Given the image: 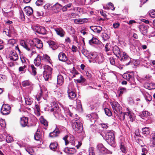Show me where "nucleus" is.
Wrapping results in <instances>:
<instances>
[{
  "label": "nucleus",
  "mask_w": 155,
  "mask_h": 155,
  "mask_svg": "<svg viewBox=\"0 0 155 155\" xmlns=\"http://www.w3.org/2000/svg\"><path fill=\"white\" fill-rule=\"evenodd\" d=\"M68 143L76 146L78 149L79 148L81 144V143L80 142L75 140L74 137L72 136L70 137L69 141H68Z\"/></svg>",
  "instance_id": "10"
},
{
  "label": "nucleus",
  "mask_w": 155,
  "mask_h": 155,
  "mask_svg": "<svg viewBox=\"0 0 155 155\" xmlns=\"http://www.w3.org/2000/svg\"><path fill=\"white\" fill-rule=\"evenodd\" d=\"M149 113L148 112L143 110L140 116L142 119L147 120L149 118Z\"/></svg>",
  "instance_id": "28"
},
{
  "label": "nucleus",
  "mask_w": 155,
  "mask_h": 155,
  "mask_svg": "<svg viewBox=\"0 0 155 155\" xmlns=\"http://www.w3.org/2000/svg\"><path fill=\"white\" fill-rule=\"evenodd\" d=\"M91 29L95 33H99L101 31L102 28L100 26H91L90 27Z\"/></svg>",
  "instance_id": "21"
},
{
  "label": "nucleus",
  "mask_w": 155,
  "mask_h": 155,
  "mask_svg": "<svg viewBox=\"0 0 155 155\" xmlns=\"http://www.w3.org/2000/svg\"><path fill=\"white\" fill-rule=\"evenodd\" d=\"M30 45L32 47V50L34 46H35L38 49L41 48L43 47L42 41L38 38H35L32 40H30Z\"/></svg>",
  "instance_id": "5"
},
{
  "label": "nucleus",
  "mask_w": 155,
  "mask_h": 155,
  "mask_svg": "<svg viewBox=\"0 0 155 155\" xmlns=\"http://www.w3.org/2000/svg\"><path fill=\"white\" fill-rule=\"evenodd\" d=\"M53 8H55L57 9H59L60 8L62 7V6L58 3H56L53 6Z\"/></svg>",
  "instance_id": "57"
},
{
  "label": "nucleus",
  "mask_w": 155,
  "mask_h": 155,
  "mask_svg": "<svg viewBox=\"0 0 155 155\" xmlns=\"http://www.w3.org/2000/svg\"><path fill=\"white\" fill-rule=\"evenodd\" d=\"M59 60L61 61L65 62L68 60L65 54L63 52H60L58 55Z\"/></svg>",
  "instance_id": "24"
},
{
  "label": "nucleus",
  "mask_w": 155,
  "mask_h": 155,
  "mask_svg": "<svg viewBox=\"0 0 155 155\" xmlns=\"http://www.w3.org/2000/svg\"><path fill=\"white\" fill-rule=\"evenodd\" d=\"M126 115L128 116L130 121L133 122L135 120V114L133 113L130 111L128 108H127Z\"/></svg>",
  "instance_id": "17"
},
{
  "label": "nucleus",
  "mask_w": 155,
  "mask_h": 155,
  "mask_svg": "<svg viewBox=\"0 0 155 155\" xmlns=\"http://www.w3.org/2000/svg\"><path fill=\"white\" fill-rule=\"evenodd\" d=\"M87 21V18L78 19L75 20L76 23L79 24H83Z\"/></svg>",
  "instance_id": "41"
},
{
  "label": "nucleus",
  "mask_w": 155,
  "mask_h": 155,
  "mask_svg": "<svg viewBox=\"0 0 155 155\" xmlns=\"http://www.w3.org/2000/svg\"><path fill=\"white\" fill-rule=\"evenodd\" d=\"M20 18L21 20L24 21L25 19V18L23 12L22 11H20Z\"/></svg>",
  "instance_id": "54"
},
{
  "label": "nucleus",
  "mask_w": 155,
  "mask_h": 155,
  "mask_svg": "<svg viewBox=\"0 0 155 155\" xmlns=\"http://www.w3.org/2000/svg\"><path fill=\"white\" fill-rule=\"evenodd\" d=\"M23 86L25 87L27 86H30V87L32 88V83L29 80H26L23 81L22 83Z\"/></svg>",
  "instance_id": "33"
},
{
  "label": "nucleus",
  "mask_w": 155,
  "mask_h": 155,
  "mask_svg": "<svg viewBox=\"0 0 155 155\" xmlns=\"http://www.w3.org/2000/svg\"><path fill=\"white\" fill-rule=\"evenodd\" d=\"M7 142L8 143H11L13 141V138L9 135H7L6 137Z\"/></svg>",
  "instance_id": "48"
},
{
  "label": "nucleus",
  "mask_w": 155,
  "mask_h": 155,
  "mask_svg": "<svg viewBox=\"0 0 155 155\" xmlns=\"http://www.w3.org/2000/svg\"><path fill=\"white\" fill-rule=\"evenodd\" d=\"M142 133L143 134L147 135L150 133V130L148 127H145L142 129Z\"/></svg>",
  "instance_id": "44"
},
{
  "label": "nucleus",
  "mask_w": 155,
  "mask_h": 155,
  "mask_svg": "<svg viewBox=\"0 0 155 155\" xmlns=\"http://www.w3.org/2000/svg\"><path fill=\"white\" fill-rule=\"evenodd\" d=\"M6 76L2 75L0 74V81H2L6 79Z\"/></svg>",
  "instance_id": "61"
},
{
  "label": "nucleus",
  "mask_w": 155,
  "mask_h": 155,
  "mask_svg": "<svg viewBox=\"0 0 155 155\" xmlns=\"http://www.w3.org/2000/svg\"><path fill=\"white\" fill-rule=\"evenodd\" d=\"M60 133V131L58 128L56 127L55 129L49 134V137L54 138L58 137Z\"/></svg>",
  "instance_id": "19"
},
{
  "label": "nucleus",
  "mask_w": 155,
  "mask_h": 155,
  "mask_svg": "<svg viewBox=\"0 0 155 155\" xmlns=\"http://www.w3.org/2000/svg\"><path fill=\"white\" fill-rule=\"evenodd\" d=\"M40 122L45 126H47L48 125L47 121L43 117L41 116L40 119Z\"/></svg>",
  "instance_id": "40"
},
{
  "label": "nucleus",
  "mask_w": 155,
  "mask_h": 155,
  "mask_svg": "<svg viewBox=\"0 0 155 155\" xmlns=\"http://www.w3.org/2000/svg\"><path fill=\"white\" fill-rule=\"evenodd\" d=\"M113 51L114 54L118 58H119L121 53L119 48L116 45L113 47Z\"/></svg>",
  "instance_id": "22"
},
{
  "label": "nucleus",
  "mask_w": 155,
  "mask_h": 155,
  "mask_svg": "<svg viewBox=\"0 0 155 155\" xmlns=\"http://www.w3.org/2000/svg\"><path fill=\"white\" fill-rule=\"evenodd\" d=\"M48 43L49 45V47L53 50H55L58 48V46L56 43L54 42L50 41H48Z\"/></svg>",
  "instance_id": "31"
},
{
  "label": "nucleus",
  "mask_w": 155,
  "mask_h": 155,
  "mask_svg": "<svg viewBox=\"0 0 155 155\" xmlns=\"http://www.w3.org/2000/svg\"><path fill=\"white\" fill-rule=\"evenodd\" d=\"M11 108L8 104H4L1 110V113L3 115H7L9 114L10 112Z\"/></svg>",
  "instance_id": "9"
},
{
  "label": "nucleus",
  "mask_w": 155,
  "mask_h": 155,
  "mask_svg": "<svg viewBox=\"0 0 155 155\" xmlns=\"http://www.w3.org/2000/svg\"><path fill=\"white\" fill-rule=\"evenodd\" d=\"M25 11L28 15H31L33 13L32 8L30 7H26L25 8Z\"/></svg>",
  "instance_id": "29"
},
{
  "label": "nucleus",
  "mask_w": 155,
  "mask_h": 155,
  "mask_svg": "<svg viewBox=\"0 0 155 155\" xmlns=\"http://www.w3.org/2000/svg\"><path fill=\"white\" fill-rule=\"evenodd\" d=\"M26 151L30 154L33 155L34 150L31 147H29L25 149Z\"/></svg>",
  "instance_id": "43"
},
{
  "label": "nucleus",
  "mask_w": 155,
  "mask_h": 155,
  "mask_svg": "<svg viewBox=\"0 0 155 155\" xmlns=\"http://www.w3.org/2000/svg\"><path fill=\"white\" fill-rule=\"evenodd\" d=\"M114 113L118 115V114L121 111L122 108L118 103L117 102H113L110 103Z\"/></svg>",
  "instance_id": "7"
},
{
  "label": "nucleus",
  "mask_w": 155,
  "mask_h": 155,
  "mask_svg": "<svg viewBox=\"0 0 155 155\" xmlns=\"http://www.w3.org/2000/svg\"><path fill=\"white\" fill-rule=\"evenodd\" d=\"M57 104H55V108H51L50 110V111L52 112H54V116L57 118H59L61 116V114L60 113V110L57 108Z\"/></svg>",
  "instance_id": "14"
},
{
  "label": "nucleus",
  "mask_w": 155,
  "mask_h": 155,
  "mask_svg": "<svg viewBox=\"0 0 155 155\" xmlns=\"http://www.w3.org/2000/svg\"><path fill=\"white\" fill-rule=\"evenodd\" d=\"M115 135L113 130H110L107 133L106 135V138L109 143L113 144L114 143Z\"/></svg>",
  "instance_id": "6"
},
{
  "label": "nucleus",
  "mask_w": 155,
  "mask_h": 155,
  "mask_svg": "<svg viewBox=\"0 0 155 155\" xmlns=\"http://www.w3.org/2000/svg\"><path fill=\"white\" fill-rule=\"evenodd\" d=\"M64 83V78L61 75H58L57 77V84L59 85H62Z\"/></svg>",
  "instance_id": "32"
},
{
  "label": "nucleus",
  "mask_w": 155,
  "mask_h": 155,
  "mask_svg": "<svg viewBox=\"0 0 155 155\" xmlns=\"http://www.w3.org/2000/svg\"><path fill=\"white\" fill-rule=\"evenodd\" d=\"M120 114V119L121 120H124L125 119V115H126V112L123 113L121 111L118 114Z\"/></svg>",
  "instance_id": "47"
},
{
  "label": "nucleus",
  "mask_w": 155,
  "mask_h": 155,
  "mask_svg": "<svg viewBox=\"0 0 155 155\" xmlns=\"http://www.w3.org/2000/svg\"><path fill=\"white\" fill-rule=\"evenodd\" d=\"M109 6V9H110L112 10H114L115 9V8L114 7L113 4L111 3L110 2L108 4Z\"/></svg>",
  "instance_id": "58"
},
{
  "label": "nucleus",
  "mask_w": 155,
  "mask_h": 155,
  "mask_svg": "<svg viewBox=\"0 0 155 155\" xmlns=\"http://www.w3.org/2000/svg\"><path fill=\"white\" fill-rule=\"evenodd\" d=\"M43 0H37L36 2V4L37 6H40L42 5L43 3Z\"/></svg>",
  "instance_id": "56"
},
{
  "label": "nucleus",
  "mask_w": 155,
  "mask_h": 155,
  "mask_svg": "<svg viewBox=\"0 0 155 155\" xmlns=\"http://www.w3.org/2000/svg\"><path fill=\"white\" fill-rule=\"evenodd\" d=\"M8 42L9 44H12V45H13L15 42V40L14 39H10L8 41Z\"/></svg>",
  "instance_id": "62"
},
{
  "label": "nucleus",
  "mask_w": 155,
  "mask_h": 155,
  "mask_svg": "<svg viewBox=\"0 0 155 155\" xmlns=\"http://www.w3.org/2000/svg\"><path fill=\"white\" fill-rule=\"evenodd\" d=\"M72 85H69L68 88V97L71 99L74 98L76 96L75 93L72 91V89L71 88Z\"/></svg>",
  "instance_id": "15"
},
{
  "label": "nucleus",
  "mask_w": 155,
  "mask_h": 155,
  "mask_svg": "<svg viewBox=\"0 0 155 155\" xmlns=\"http://www.w3.org/2000/svg\"><path fill=\"white\" fill-rule=\"evenodd\" d=\"M9 57L11 60L13 61H16L18 59V54L14 50H12L9 52Z\"/></svg>",
  "instance_id": "12"
},
{
  "label": "nucleus",
  "mask_w": 155,
  "mask_h": 155,
  "mask_svg": "<svg viewBox=\"0 0 155 155\" xmlns=\"http://www.w3.org/2000/svg\"><path fill=\"white\" fill-rule=\"evenodd\" d=\"M30 67L32 69V74L34 75H36L37 74L36 71V69L34 65L33 64L31 65Z\"/></svg>",
  "instance_id": "52"
},
{
  "label": "nucleus",
  "mask_w": 155,
  "mask_h": 155,
  "mask_svg": "<svg viewBox=\"0 0 155 155\" xmlns=\"http://www.w3.org/2000/svg\"><path fill=\"white\" fill-rule=\"evenodd\" d=\"M89 155H95L94 148L92 147L89 148Z\"/></svg>",
  "instance_id": "53"
},
{
  "label": "nucleus",
  "mask_w": 155,
  "mask_h": 155,
  "mask_svg": "<svg viewBox=\"0 0 155 155\" xmlns=\"http://www.w3.org/2000/svg\"><path fill=\"white\" fill-rule=\"evenodd\" d=\"M120 60L124 62L126 65H128L131 62V60L129 56L127 54V53L123 52L121 53V55L119 58Z\"/></svg>",
  "instance_id": "4"
},
{
  "label": "nucleus",
  "mask_w": 155,
  "mask_h": 155,
  "mask_svg": "<svg viewBox=\"0 0 155 155\" xmlns=\"http://www.w3.org/2000/svg\"><path fill=\"white\" fill-rule=\"evenodd\" d=\"M41 134L40 130L38 129L34 135V138L37 140H39L41 137Z\"/></svg>",
  "instance_id": "35"
},
{
  "label": "nucleus",
  "mask_w": 155,
  "mask_h": 155,
  "mask_svg": "<svg viewBox=\"0 0 155 155\" xmlns=\"http://www.w3.org/2000/svg\"><path fill=\"white\" fill-rule=\"evenodd\" d=\"M20 45L28 51H30L32 50V47L30 45V41H29V43L28 44H26L24 40H21L20 42Z\"/></svg>",
  "instance_id": "16"
},
{
  "label": "nucleus",
  "mask_w": 155,
  "mask_h": 155,
  "mask_svg": "<svg viewBox=\"0 0 155 155\" xmlns=\"http://www.w3.org/2000/svg\"><path fill=\"white\" fill-rule=\"evenodd\" d=\"M144 96L145 100L147 101H150L152 100L151 96L148 93L145 94Z\"/></svg>",
  "instance_id": "42"
},
{
  "label": "nucleus",
  "mask_w": 155,
  "mask_h": 155,
  "mask_svg": "<svg viewBox=\"0 0 155 155\" xmlns=\"http://www.w3.org/2000/svg\"><path fill=\"white\" fill-rule=\"evenodd\" d=\"M133 72L130 73H124L122 75V77L127 80L129 81L130 79L133 80Z\"/></svg>",
  "instance_id": "20"
},
{
  "label": "nucleus",
  "mask_w": 155,
  "mask_h": 155,
  "mask_svg": "<svg viewBox=\"0 0 155 155\" xmlns=\"http://www.w3.org/2000/svg\"><path fill=\"white\" fill-rule=\"evenodd\" d=\"M98 42V40L96 38L94 37H93L89 41V43L91 45H93L94 44H97Z\"/></svg>",
  "instance_id": "34"
},
{
  "label": "nucleus",
  "mask_w": 155,
  "mask_h": 155,
  "mask_svg": "<svg viewBox=\"0 0 155 155\" xmlns=\"http://www.w3.org/2000/svg\"><path fill=\"white\" fill-rule=\"evenodd\" d=\"M97 151L100 154H104L107 153V150L101 143H99L97 146Z\"/></svg>",
  "instance_id": "11"
},
{
  "label": "nucleus",
  "mask_w": 155,
  "mask_h": 155,
  "mask_svg": "<svg viewBox=\"0 0 155 155\" xmlns=\"http://www.w3.org/2000/svg\"><path fill=\"white\" fill-rule=\"evenodd\" d=\"M28 123V119L27 117H24L21 119L20 124L22 127H25L27 125Z\"/></svg>",
  "instance_id": "25"
},
{
  "label": "nucleus",
  "mask_w": 155,
  "mask_h": 155,
  "mask_svg": "<svg viewBox=\"0 0 155 155\" xmlns=\"http://www.w3.org/2000/svg\"><path fill=\"white\" fill-rule=\"evenodd\" d=\"M58 145V144L57 142L51 143L50 145V148L51 150L54 151L57 148Z\"/></svg>",
  "instance_id": "37"
},
{
  "label": "nucleus",
  "mask_w": 155,
  "mask_h": 155,
  "mask_svg": "<svg viewBox=\"0 0 155 155\" xmlns=\"http://www.w3.org/2000/svg\"><path fill=\"white\" fill-rule=\"evenodd\" d=\"M107 125H108L107 124H101V125L102 127L103 128L105 129H107L108 127Z\"/></svg>",
  "instance_id": "64"
},
{
  "label": "nucleus",
  "mask_w": 155,
  "mask_h": 155,
  "mask_svg": "<svg viewBox=\"0 0 155 155\" xmlns=\"http://www.w3.org/2000/svg\"><path fill=\"white\" fill-rule=\"evenodd\" d=\"M72 126L73 129L77 132H81L83 129L81 123L78 119L72 120Z\"/></svg>",
  "instance_id": "1"
},
{
  "label": "nucleus",
  "mask_w": 155,
  "mask_h": 155,
  "mask_svg": "<svg viewBox=\"0 0 155 155\" xmlns=\"http://www.w3.org/2000/svg\"><path fill=\"white\" fill-rule=\"evenodd\" d=\"M120 148L122 152L126 153L127 152V149L124 143L121 142L120 144Z\"/></svg>",
  "instance_id": "36"
},
{
  "label": "nucleus",
  "mask_w": 155,
  "mask_h": 155,
  "mask_svg": "<svg viewBox=\"0 0 155 155\" xmlns=\"http://www.w3.org/2000/svg\"><path fill=\"white\" fill-rule=\"evenodd\" d=\"M54 30L58 35L61 37H63L64 36L65 32L62 28H55L54 29Z\"/></svg>",
  "instance_id": "18"
},
{
  "label": "nucleus",
  "mask_w": 155,
  "mask_h": 155,
  "mask_svg": "<svg viewBox=\"0 0 155 155\" xmlns=\"http://www.w3.org/2000/svg\"><path fill=\"white\" fill-rule=\"evenodd\" d=\"M42 61L46 63H50V57L47 54H40Z\"/></svg>",
  "instance_id": "26"
},
{
  "label": "nucleus",
  "mask_w": 155,
  "mask_h": 155,
  "mask_svg": "<svg viewBox=\"0 0 155 155\" xmlns=\"http://www.w3.org/2000/svg\"><path fill=\"white\" fill-rule=\"evenodd\" d=\"M120 24L118 22L114 23L113 26L115 28H118L120 26Z\"/></svg>",
  "instance_id": "63"
},
{
  "label": "nucleus",
  "mask_w": 155,
  "mask_h": 155,
  "mask_svg": "<svg viewBox=\"0 0 155 155\" xmlns=\"http://www.w3.org/2000/svg\"><path fill=\"white\" fill-rule=\"evenodd\" d=\"M25 101L26 104L29 105H31L33 102L32 99L29 97L25 98Z\"/></svg>",
  "instance_id": "38"
},
{
  "label": "nucleus",
  "mask_w": 155,
  "mask_h": 155,
  "mask_svg": "<svg viewBox=\"0 0 155 155\" xmlns=\"http://www.w3.org/2000/svg\"><path fill=\"white\" fill-rule=\"evenodd\" d=\"M44 71L43 72V77L45 81H47L51 77L52 69L50 66L45 65L44 66Z\"/></svg>",
  "instance_id": "2"
},
{
  "label": "nucleus",
  "mask_w": 155,
  "mask_h": 155,
  "mask_svg": "<svg viewBox=\"0 0 155 155\" xmlns=\"http://www.w3.org/2000/svg\"><path fill=\"white\" fill-rule=\"evenodd\" d=\"M91 59L94 60L95 62L98 63V64L102 63L104 60V57L102 54H98L97 53L94 52L91 53Z\"/></svg>",
  "instance_id": "3"
},
{
  "label": "nucleus",
  "mask_w": 155,
  "mask_h": 155,
  "mask_svg": "<svg viewBox=\"0 0 155 155\" xmlns=\"http://www.w3.org/2000/svg\"><path fill=\"white\" fill-rule=\"evenodd\" d=\"M15 30L13 27L12 26H10L8 29H5L3 31V33L5 34L9 37L11 36V34L15 32Z\"/></svg>",
  "instance_id": "13"
},
{
  "label": "nucleus",
  "mask_w": 155,
  "mask_h": 155,
  "mask_svg": "<svg viewBox=\"0 0 155 155\" xmlns=\"http://www.w3.org/2000/svg\"><path fill=\"white\" fill-rule=\"evenodd\" d=\"M126 89L125 88H122L120 89V90L118 91V94H119V96L121 95L123 93L126 92Z\"/></svg>",
  "instance_id": "45"
},
{
  "label": "nucleus",
  "mask_w": 155,
  "mask_h": 155,
  "mask_svg": "<svg viewBox=\"0 0 155 155\" xmlns=\"http://www.w3.org/2000/svg\"><path fill=\"white\" fill-rule=\"evenodd\" d=\"M150 16L153 18L155 17V11L154 10H150L149 12Z\"/></svg>",
  "instance_id": "51"
},
{
  "label": "nucleus",
  "mask_w": 155,
  "mask_h": 155,
  "mask_svg": "<svg viewBox=\"0 0 155 155\" xmlns=\"http://www.w3.org/2000/svg\"><path fill=\"white\" fill-rule=\"evenodd\" d=\"M41 58L40 54L38 55L34 60V63L36 66H39L41 64Z\"/></svg>",
  "instance_id": "27"
},
{
  "label": "nucleus",
  "mask_w": 155,
  "mask_h": 155,
  "mask_svg": "<svg viewBox=\"0 0 155 155\" xmlns=\"http://www.w3.org/2000/svg\"><path fill=\"white\" fill-rule=\"evenodd\" d=\"M150 86H153V84H151L146 83L144 85V87L147 89H151Z\"/></svg>",
  "instance_id": "55"
},
{
  "label": "nucleus",
  "mask_w": 155,
  "mask_h": 155,
  "mask_svg": "<svg viewBox=\"0 0 155 155\" xmlns=\"http://www.w3.org/2000/svg\"><path fill=\"white\" fill-rule=\"evenodd\" d=\"M37 32L38 33L42 35L46 34V31L44 27H37Z\"/></svg>",
  "instance_id": "30"
},
{
  "label": "nucleus",
  "mask_w": 155,
  "mask_h": 155,
  "mask_svg": "<svg viewBox=\"0 0 155 155\" xmlns=\"http://www.w3.org/2000/svg\"><path fill=\"white\" fill-rule=\"evenodd\" d=\"M77 108L78 110H82V107L81 104V101L79 100H78L77 101Z\"/></svg>",
  "instance_id": "46"
},
{
  "label": "nucleus",
  "mask_w": 155,
  "mask_h": 155,
  "mask_svg": "<svg viewBox=\"0 0 155 155\" xmlns=\"http://www.w3.org/2000/svg\"><path fill=\"white\" fill-rule=\"evenodd\" d=\"M104 111L106 115L108 116H110L112 114V113L110 110L107 108H105L104 109Z\"/></svg>",
  "instance_id": "49"
},
{
  "label": "nucleus",
  "mask_w": 155,
  "mask_h": 155,
  "mask_svg": "<svg viewBox=\"0 0 155 155\" xmlns=\"http://www.w3.org/2000/svg\"><path fill=\"white\" fill-rule=\"evenodd\" d=\"M109 60L110 64L113 65H114L115 62L114 58L112 57H110V58Z\"/></svg>",
  "instance_id": "60"
},
{
  "label": "nucleus",
  "mask_w": 155,
  "mask_h": 155,
  "mask_svg": "<svg viewBox=\"0 0 155 155\" xmlns=\"http://www.w3.org/2000/svg\"><path fill=\"white\" fill-rule=\"evenodd\" d=\"M64 151L65 153L70 154H74L76 152V150L74 148L68 147L65 148Z\"/></svg>",
  "instance_id": "23"
},
{
  "label": "nucleus",
  "mask_w": 155,
  "mask_h": 155,
  "mask_svg": "<svg viewBox=\"0 0 155 155\" xmlns=\"http://www.w3.org/2000/svg\"><path fill=\"white\" fill-rule=\"evenodd\" d=\"M0 125L3 128L5 127L6 124L5 120L2 119H0Z\"/></svg>",
  "instance_id": "50"
},
{
  "label": "nucleus",
  "mask_w": 155,
  "mask_h": 155,
  "mask_svg": "<svg viewBox=\"0 0 155 155\" xmlns=\"http://www.w3.org/2000/svg\"><path fill=\"white\" fill-rule=\"evenodd\" d=\"M26 68L25 65H24L23 66H21L19 68L18 70L19 71H24V72H25V69Z\"/></svg>",
  "instance_id": "59"
},
{
  "label": "nucleus",
  "mask_w": 155,
  "mask_h": 155,
  "mask_svg": "<svg viewBox=\"0 0 155 155\" xmlns=\"http://www.w3.org/2000/svg\"><path fill=\"white\" fill-rule=\"evenodd\" d=\"M71 73L72 74L73 77H75L76 75H78L80 76V79L76 80V81L78 83H81L84 82L86 80V79L81 75L79 74L78 72L74 69L72 71H71Z\"/></svg>",
  "instance_id": "8"
},
{
  "label": "nucleus",
  "mask_w": 155,
  "mask_h": 155,
  "mask_svg": "<svg viewBox=\"0 0 155 155\" xmlns=\"http://www.w3.org/2000/svg\"><path fill=\"white\" fill-rule=\"evenodd\" d=\"M152 137L151 138V139L150 140V146L151 147H154L155 146V136L154 134H152Z\"/></svg>",
  "instance_id": "39"
}]
</instances>
